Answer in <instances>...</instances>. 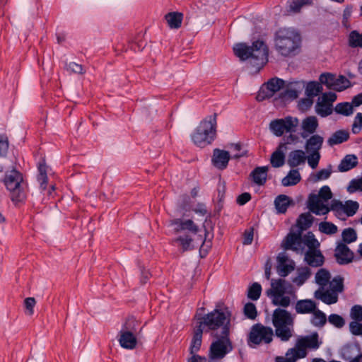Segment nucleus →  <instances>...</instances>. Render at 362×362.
<instances>
[{
    "label": "nucleus",
    "mask_w": 362,
    "mask_h": 362,
    "mask_svg": "<svg viewBox=\"0 0 362 362\" xmlns=\"http://www.w3.org/2000/svg\"><path fill=\"white\" fill-rule=\"evenodd\" d=\"M233 52L242 61L250 59L252 66L257 70L268 62V47L261 40L254 42L252 46H248L245 43L236 44L233 47Z\"/></svg>",
    "instance_id": "f257e3e1"
},
{
    "label": "nucleus",
    "mask_w": 362,
    "mask_h": 362,
    "mask_svg": "<svg viewBox=\"0 0 362 362\" xmlns=\"http://www.w3.org/2000/svg\"><path fill=\"white\" fill-rule=\"evenodd\" d=\"M301 45V37L298 31L293 28H282L274 35V47L283 57L297 54Z\"/></svg>",
    "instance_id": "f03ea898"
},
{
    "label": "nucleus",
    "mask_w": 362,
    "mask_h": 362,
    "mask_svg": "<svg viewBox=\"0 0 362 362\" xmlns=\"http://www.w3.org/2000/svg\"><path fill=\"white\" fill-rule=\"evenodd\" d=\"M170 226L179 235L173 242L180 247L182 252L189 251L194 248L192 235L199 231V226L191 219L175 218L170 221Z\"/></svg>",
    "instance_id": "7ed1b4c3"
},
{
    "label": "nucleus",
    "mask_w": 362,
    "mask_h": 362,
    "mask_svg": "<svg viewBox=\"0 0 362 362\" xmlns=\"http://www.w3.org/2000/svg\"><path fill=\"white\" fill-rule=\"evenodd\" d=\"M267 295L274 305L283 308L288 307L297 299L293 286L281 279L272 280L271 288L267 291Z\"/></svg>",
    "instance_id": "20e7f679"
},
{
    "label": "nucleus",
    "mask_w": 362,
    "mask_h": 362,
    "mask_svg": "<svg viewBox=\"0 0 362 362\" xmlns=\"http://www.w3.org/2000/svg\"><path fill=\"white\" fill-rule=\"evenodd\" d=\"M230 316L228 308H216L202 317L199 325L204 330L205 328L209 331L221 329L222 335H229Z\"/></svg>",
    "instance_id": "39448f33"
},
{
    "label": "nucleus",
    "mask_w": 362,
    "mask_h": 362,
    "mask_svg": "<svg viewBox=\"0 0 362 362\" xmlns=\"http://www.w3.org/2000/svg\"><path fill=\"white\" fill-rule=\"evenodd\" d=\"M299 124V119L297 117L286 116L284 118L272 120L269 123V130L278 137L289 133V135L285 139L284 144H296L299 142V136L293 133Z\"/></svg>",
    "instance_id": "423d86ee"
},
{
    "label": "nucleus",
    "mask_w": 362,
    "mask_h": 362,
    "mask_svg": "<svg viewBox=\"0 0 362 362\" xmlns=\"http://www.w3.org/2000/svg\"><path fill=\"white\" fill-rule=\"evenodd\" d=\"M294 315L288 311L276 308L272 315V322L275 334L282 341H288L294 332Z\"/></svg>",
    "instance_id": "0eeeda50"
},
{
    "label": "nucleus",
    "mask_w": 362,
    "mask_h": 362,
    "mask_svg": "<svg viewBox=\"0 0 362 362\" xmlns=\"http://www.w3.org/2000/svg\"><path fill=\"white\" fill-rule=\"evenodd\" d=\"M3 182L10 192L12 202H21L26 199L28 185L19 171L16 169L7 171Z\"/></svg>",
    "instance_id": "6e6552de"
},
{
    "label": "nucleus",
    "mask_w": 362,
    "mask_h": 362,
    "mask_svg": "<svg viewBox=\"0 0 362 362\" xmlns=\"http://www.w3.org/2000/svg\"><path fill=\"white\" fill-rule=\"evenodd\" d=\"M216 134V115H209L202 120L192 134L194 144L199 147H205L211 144Z\"/></svg>",
    "instance_id": "1a4fd4ad"
},
{
    "label": "nucleus",
    "mask_w": 362,
    "mask_h": 362,
    "mask_svg": "<svg viewBox=\"0 0 362 362\" xmlns=\"http://www.w3.org/2000/svg\"><path fill=\"white\" fill-rule=\"evenodd\" d=\"M320 342L318 340V334L315 332L310 335L300 337L298 338L296 344V348L288 349V356L291 354H295L296 356L292 358L293 361H296L299 358H305L307 355L306 349H317L320 347Z\"/></svg>",
    "instance_id": "9d476101"
},
{
    "label": "nucleus",
    "mask_w": 362,
    "mask_h": 362,
    "mask_svg": "<svg viewBox=\"0 0 362 362\" xmlns=\"http://www.w3.org/2000/svg\"><path fill=\"white\" fill-rule=\"evenodd\" d=\"M343 279L338 276L332 280L329 287L317 290L314 296L327 305L334 304L337 302L338 293L343 291Z\"/></svg>",
    "instance_id": "9b49d317"
},
{
    "label": "nucleus",
    "mask_w": 362,
    "mask_h": 362,
    "mask_svg": "<svg viewBox=\"0 0 362 362\" xmlns=\"http://www.w3.org/2000/svg\"><path fill=\"white\" fill-rule=\"evenodd\" d=\"M233 349L228 335H221L210 346L208 362H221Z\"/></svg>",
    "instance_id": "f8f14e48"
},
{
    "label": "nucleus",
    "mask_w": 362,
    "mask_h": 362,
    "mask_svg": "<svg viewBox=\"0 0 362 362\" xmlns=\"http://www.w3.org/2000/svg\"><path fill=\"white\" fill-rule=\"evenodd\" d=\"M273 330L271 327H264L260 324L252 327L248 337V345L251 347L253 345L259 344H269L273 339Z\"/></svg>",
    "instance_id": "ddd939ff"
},
{
    "label": "nucleus",
    "mask_w": 362,
    "mask_h": 362,
    "mask_svg": "<svg viewBox=\"0 0 362 362\" xmlns=\"http://www.w3.org/2000/svg\"><path fill=\"white\" fill-rule=\"evenodd\" d=\"M134 319H129L119 332V342L124 349L132 350L136 346L137 339L134 334L136 329L134 327Z\"/></svg>",
    "instance_id": "4468645a"
},
{
    "label": "nucleus",
    "mask_w": 362,
    "mask_h": 362,
    "mask_svg": "<svg viewBox=\"0 0 362 362\" xmlns=\"http://www.w3.org/2000/svg\"><path fill=\"white\" fill-rule=\"evenodd\" d=\"M357 202L351 200L346 201L344 203L339 201H334L331 204V210L334 211L335 215L341 219L345 217L354 216L358 209Z\"/></svg>",
    "instance_id": "2eb2a0df"
},
{
    "label": "nucleus",
    "mask_w": 362,
    "mask_h": 362,
    "mask_svg": "<svg viewBox=\"0 0 362 362\" xmlns=\"http://www.w3.org/2000/svg\"><path fill=\"white\" fill-rule=\"evenodd\" d=\"M336 99L337 95L334 93L329 92L323 93L319 97L315 105L317 114L322 117L330 115L333 111L332 103Z\"/></svg>",
    "instance_id": "dca6fc26"
},
{
    "label": "nucleus",
    "mask_w": 362,
    "mask_h": 362,
    "mask_svg": "<svg viewBox=\"0 0 362 362\" xmlns=\"http://www.w3.org/2000/svg\"><path fill=\"white\" fill-rule=\"evenodd\" d=\"M284 86V81L279 78H273L262 86L257 98L263 100L270 98Z\"/></svg>",
    "instance_id": "f3484780"
},
{
    "label": "nucleus",
    "mask_w": 362,
    "mask_h": 362,
    "mask_svg": "<svg viewBox=\"0 0 362 362\" xmlns=\"http://www.w3.org/2000/svg\"><path fill=\"white\" fill-rule=\"evenodd\" d=\"M281 247L286 250H291L296 253L303 252V241L300 233L290 232L281 243Z\"/></svg>",
    "instance_id": "a211bd4d"
},
{
    "label": "nucleus",
    "mask_w": 362,
    "mask_h": 362,
    "mask_svg": "<svg viewBox=\"0 0 362 362\" xmlns=\"http://www.w3.org/2000/svg\"><path fill=\"white\" fill-rule=\"evenodd\" d=\"M276 260V271L280 276L286 277L295 269L294 261L289 258L285 252L279 253Z\"/></svg>",
    "instance_id": "6ab92c4d"
},
{
    "label": "nucleus",
    "mask_w": 362,
    "mask_h": 362,
    "mask_svg": "<svg viewBox=\"0 0 362 362\" xmlns=\"http://www.w3.org/2000/svg\"><path fill=\"white\" fill-rule=\"evenodd\" d=\"M300 136L303 139H307L310 136L315 134L319 124L318 120L315 116H308L304 118L300 124Z\"/></svg>",
    "instance_id": "aec40b11"
},
{
    "label": "nucleus",
    "mask_w": 362,
    "mask_h": 362,
    "mask_svg": "<svg viewBox=\"0 0 362 362\" xmlns=\"http://www.w3.org/2000/svg\"><path fill=\"white\" fill-rule=\"evenodd\" d=\"M308 206L309 209L316 215H325L331 210V207L329 208L325 202L320 199L316 194L310 196Z\"/></svg>",
    "instance_id": "412c9836"
},
{
    "label": "nucleus",
    "mask_w": 362,
    "mask_h": 362,
    "mask_svg": "<svg viewBox=\"0 0 362 362\" xmlns=\"http://www.w3.org/2000/svg\"><path fill=\"white\" fill-rule=\"evenodd\" d=\"M334 255L337 262L340 264H346L351 262L354 258V253L344 243H340L337 246Z\"/></svg>",
    "instance_id": "4be33fe9"
},
{
    "label": "nucleus",
    "mask_w": 362,
    "mask_h": 362,
    "mask_svg": "<svg viewBox=\"0 0 362 362\" xmlns=\"http://www.w3.org/2000/svg\"><path fill=\"white\" fill-rule=\"evenodd\" d=\"M230 160V154L227 151L216 148L214 150L211 158L212 164L218 169L226 168Z\"/></svg>",
    "instance_id": "5701e85b"
},
{
    "label": "nucleus",
    "mask_w": 362,
    "mask_h": 362,
    "mask_svg": "<svg viewBox=\"0 0 362 362\" xmlns=\"http://www.w3.org/2000/svg\"><path fill=\"white\" fill-rule=\"evenodd\" d=\"M317 306L316 303L311 299L298 300L296 301L294 308L298 314H312Z\"/></svg>",
    "instance_id": "b1692460"
},
{
    "label": "nucleus",
    "mask_w": 362,
    "mask_h": 362,
    "mask_svg": "<svg viewBox=\"0 0 362 362\" xmlns=\"http://www.w3.org/2000/svg\"><path fill=\"white\" fill-rule=\"evenodd\" d=\"M324 138L319 134H313L307 138L305 149L307 153L320 152L322 147Z\"/></svg>",
    "instance_id": "393cba45"
},
{
    "label": "nucleus",
    "mask_w": 362,
    "mask_h": 362,
    "mask_svg": "<svg viewBox=\"0 0 362 362\" xmlns=\"http://www.w3.org/2000/svg\"><path fill=\"white\" fill-rule=\"evenodd\" d=\"M306 161V154L303 150L291 151L288 156L287 163L291 168H296Z\"/></svg>",
    "instance_id": "a878e982"
},
{
    "label": "nucleus",
    "mask_w": 362,
    "mask_h": 362,
    "mask_svg": "<svg viewBox=\"0 0 362 362\" xmlns=\"http://www.w3.org/2000/svg\"><path fill=\"white\" fill-rule=\"evenodd\" d=\"M286 144H280L270 158V163L274 168H280L285 163V153Z\"/></svg>",
    "instance_id": "bb28decb"
},
{
    "label": "nucleus",
    "mask_w": 362,
    "mask_h": 362,
    "mask_svg": "<svg viewBox=\"0 0 362 362\" xmlns=\"http://www.w3.org/2000/svg\"><path fill=\"white\" fill-rule=\"evenodd\" d=\"M305 88L303 81H295L290 83L289 87L281 93L284 99H296Z\"/></svg>",
    "instance_id": "cd10ccee"
},
{
    "label": "nucleus",
    "mask_w": 362,
    "mask_h": 362,
    "mask_svg": "<svg viewBox=\"0 0 362 362\" xmlns=\"http://www.w3.org/2000/svg\"><path fill=\"white\" fill-rule=\"evenodd\" d=\"M311 271L308 267H298L296 276L292 277L291 281L293 284L300 287L303 286L310 277Z\"/></svg>",
    "instance_id": "c85d7f7f"
},
{
    "label": "nucleus",
    "mask_w": 362,
    "mask_h": 362,
    "mask_svg": "<svg viewBox=\"0 0 362 362\" xmlns=\"http://www.w3.org/2000/svg\"><path fill=\"white\" fill-rule=\"evenodd\" d=\"M204 329L202 325H199L194 332L193 337L189 346L190 354H197L200 349L202 342V334Z\"/></svg>",
    "instance_id": "c756f323"
},
{
    "label": "nucleus",
    "mask_w": 362,
    "mask_h": 362,
    "mask_svg": "<svg viewBox=\"0 0 362 362\" xmlns=\"http://www.w3.org/2000/svg\"><path fill=\"white\" fill-rule=\"evenodd\" d=\"M305 260L312 267H320L323 264L324 257L319 251H307L305 254Z\"/></svg>",
    "instance_id": "7c9ffc66"
},
{
    "label": "nucleus",
    "mask_w": 362,
    "mask_h": 362,
    "mask_svg": "<svg viewBox=\"0 0 362 362\" xmlns=\"http://www.w3.org/2000/svg\"><path fill=\"white\" fill-rule=\"evenodd\" d=\"M289 197L285 194H280L274 199V206L277 214H284L291 203Z\"/></svg>",
    "instance_id": "2f4dec72"
},
{
    "label": "nucleus",
    "mask_w": 362,
    "mask_h": 362,
    "mask_svg": "<svg viewBox=\"0 0 362 362\" xmlns=\"http://www.w3.org/2000/svg\"><path fill=\"white\" fill-rule=\"evenodd\" d=\"M268 167H257L252 170L251 176L253 182L258 185H263L266 182Z\"/></svg>",
    "instance_id": "473e14b6"
},
{
    "label": "nucleus",
    "mask_w": 362,
    "mask_h": 362,
    "mask_svg": "<svg viewBox=\"0 0 362 362\" xmlns=\"http://www.w3.org/2000/svg\"><path fill=\"white\" fill-rule=\"evenodd\" d=\"M358 164V158L354 154L346 155L340 162L338 170L340 172H346Z\"/></svg>",
    "instance_id": "72a5a7b5"
},
{
    "label": "nucleus",
    "mask_w": 362,
    "mask_h": 362,
    "mask_svg": "<svg viewBox=\"0 0 362 362\" xmlns=\"http://www.w3.org/2000/svg\"><path fill=\"white\" fill-rule=\"evenodd\" d=\"M301 180L300 174L297 169L291 170L286 177L281 180V185L284 187L297 185Z\"/></svg>",
    "instance_id": "f704fd0d"
},
{
    "label": "nucleus",
    "mask_w": 362,
    "mask_h": 362,
    "mask_svg": "<svg viewBox=\"0 0 362 362\" xmlns=\"http://www.w3.org/2000/svg\"><path fill=\"white\" fill-rule=\"evenodd\" d=\"M330 274L325 269H320L315 274V282L320 286L319 289L329 287Z\"/></svg>",
    "instance_id": "c9c22d12"
},
{
    "label": "nucleus",
    "mask_w": 362,
    "mask_h": 362,
    "mask_svg": "<svg viewBox=\"0 0 362 362\" xmlns=\"http://www.w3.org/2000/svg\"><path fill=\"white\" fill-rule=\"evenodd\" d=\"M182 18V13L179 12H171L165 15L168 26L173 29H177L181 26Z\"/></svg>",
    "instance_id": "e433bc0d"
},
{
    "label": "nucleus",
    "mask_w": 362,
    "mask_h": 362,
    "mask_svg": "<svg viewBox=\"0 0 362 362\" xmlns=\"http://www.w3.org/2000/svg\"><path fill=\"white\" fill-rule=\"evenodd\" d=\"M349 134L344 130H339L334 132L327 140L329 146H333L341 144L348 140Z\"/></svg>",
    "instance_id": "4c0bfd02"
},
{
    "label": "nucleus",
    "mask_w": 362,
    "mask_h": 362,
    "mask_svg": "<svg viewBox=\"0 0 362 362\" xmlns=\"http://www.w3.org/2000/svg\"><path fill=\"white\" fill-rule=\"evenodd\" d=\"M322 91V86L320 82L310 81L305 86V94L309 98L318 95Z\"/></svg>",
    "instance_id": "58836bf2"
},
{
    "label": "nucleus",
    "mask_w": 362,
    "mask_h": 362,
    "mask_svg": "<svg viewBox=\"0 0 362 362\" xmlns=\"http://www.w3.org/2000/svg\"><path fill=\"white\" fill-rule=\"evenodd\" d=\"M303 250L305 246H307L308 250L307 251H319L320 243L315 238V235L312 233L305 236L303 239Z\"/></svg>",
    "instance_id": "ea45409f"
},
{
    "label": "nucleus",
    "mask_w": 362,
    "mask_h": 362,
    "mask_svg": "<svg viewBox=\"0 0 362 362\" xmlns=\"http://www.w3.org/2000/svg\"><path fill=\"white\" fill-rule=\"evenodd\" d=\"M334 110L336 113L344 116H350L354 112L353 105L348 102L337 104Z\"/></svg>",
    "instance_id": "a19ab883"
},
{
    "label": "nucleus",
    "mask_w": 362,
    "mask_h": 362,
    "mask_svg": "<svg viewBox=\"0 0 362 362\" xmlns=\"http://www.w3.org/2000/svg\"><path fill=\"white\" fill-rule=\"evenodd\" d=\"M311 323L315 327H322L327 321L325 314L317 308L312 313Z\"/></svg>",
    "instance_id": "79ce46f5"
},
{
    "label": "nucleus",
    "mask_w": 362,
    "mask_h": 362,
    "mask_svg": "<svg viewBox=\"0 0 362 362\" xmlns=\"http://www.w3.org/2000/svg\"><path fill=\"white\" fill-rule=\"evenodd\" d=\"M350 86V81L343 76H335L332 90L342 91Z\"/></svg>",
    "instance_id": "37998d69"
},
{
    "label": "nucleus",
    "mask_w": 362,
    "mask_h": 362,
    "mask_svg": "<svg viewBox=\"0 0 362 362\" xmlns=\"http://www.w3.org/2000/svg\"><path fill=\"white\" fill-rule=\"evenodd\" d=\"M349 45L351 47L362 48V34L356 30H353L349 35Z\"/></svg>",
    "instance_id": "c03bdc74"
},
{
    "label": "nucleus",
    "mask_w": 362,
    "mask_h": 362,
    "mask_svg": "<svg viewBox=\"0 0 362 362\" xmlns=\"http://www.w3.org/2000/svg\"><path fill=\"white\" fill-rule=\"evenodd\" d=\"M319 230L327 235H333L337 232L338 228L331 222L322 221L319 224Z\"/></svg>",
    "instance_id": "a18cd8bd"
},
{
    "label": "nucleus",
    "mask_w": 362,
    "mask_h": 362,
    "mask_svg": "<svg viewBox=\"0 0 362 362\" xmlns=\"http://www.w3.org/2000/svg\"><path fill=\"white\" fill-rule=\"evenodd\" d=\"M262 286L259 283H253L248 288L247 297L252 300H257L260 297Z\"/></svg>",
    "instance_id": "49530a36"
},
{
    "label": "nucleus",
    "mask_w": 362,
    "mask_h": 362,
    "mask_svg": "<svg viewBox=\"0 0 362 362\" xmlns=\"http://www.w3.org/2000/svg\"><path fill=\"white\" fill-rule=\"evenodd\" d=\"M313 217L309 213L302 214L298 219V225L303 229H306L313 223Z\"/></svg>",
    "instance_id": "de8ad7c7"
},
{
    "label": "nucleus",
    "mask_w": 362,
    "mask_h": 362,
    "mask_svg": "<svg viewBox=\"0 0 362 362\" xmlns=\"http://www.w3.org/2000/svg\"><path fill=\"white\" fill-rule=\"evenodd\" d=\"M342 239L346 243H351L356 240L357 234L351 228H346L342 232Z\"/></svg>",
    "instance_id": "09e8293b"
},
{
    "label": "nucleus",
    "mask_w": 362,
    "mask_h": 362,
    "mask_svg": "<svg viewBox=\"0 0 362 362\" xmlns=\"http://www.w3.org/2000/svg\"><path fill=\"white\" fill-rule=\"evenodd\" d=\"M335 76H336L334 74H332L329 73H325V74H322L320 76L319 80H320L321 85L324 84L328 88L332 89V85H334Z\"/></svg>",
    "instance_id": "8fccbe9b"
},
{
    "label": "nucleus",
    "mask_w": 362,
    "mask_h": 362,
    "mask_svg": "<svg viewBox=\"0 0 362 362\" xmlns=\"http://www.w3.org/2000/svg\"><path fill=\"white\" fill-rule=\"evenodd\" d=\"M332 173V167L329 165L327 168L321 169L313 175V181L317 182L320 180H327L329 177Z\"/></svg>",
    "instance_id": "3c124183"
},
{
    "label": "nucleus",
    "mask_w": 362,
    "mask_h": 362,
    "mask_svg": "<svg viewBox=\"0 0 362 362\" xmlns=\"http://www.w3.org/2000/svg\"><path fill=\"white\" fill-rule=\"evenodd\" d=\"M245 315L251 320H255L257 317V312L256 306L252 303H247L244 306Z\"/></svg>",
    "instance_id": "603ef678"
},
{
    "label": "nucleus",
    "mask_w": 362,
    "mask_h": 362,
    "mask_svg": "<svg viewBox=\"0 0 362 362\" xmlns=\"http://www.w3.org/2000/svg\"><path fill=\"white\" fill-rule=\"evenodd\" d=\"M308 156H306V160L308 161V165L313 168L315 169L320 160V152H314V153H308Z\"/></svg>",
    "instance_id": "864d4df0"
},
{
    "label": "nucleus",
    "mask_w": 362,
    "mask_h": 362,
    "mask_svg": "<svg viewBox=\"0 0 362 362\" xmlns=\"http://www.w3.org/2000/svg\"><path fill=\"white\" fill-rule=\"evenodd\" d=\"M312 0H292L290 3V10L293 12H298L304 5H310Z\"/></svg>",
    "instance_id": "5fc2aeb1"
},
{
    "label": "nucleus",
    "mask_w": 362,
    "mask_h": 362,
    "mask_svg": "<svg viewBox=\"0 0 362 362\" xmlns=\"http://www.w3.org/2000/svg\"><path fill=\"white\" fill-rule=\"evenodd\" d=\"M328 321L337 328H341L345 323L344 318L337 314L330 315L328 317Z\"/></svg>",
    "instance_id": "6e6d98bb"
},
{
    "label": "nucleus",
    "mask_w": 362,
    "mask_h": 362,
    "mask_svg": "<svg viewBox=\"0 0 362 362\" xmlns=\"http://www.w3.org/2000/svg\"><path fill=\"white\" fill-rule=\"evenodd\" d=\"M353 6L351 5H348L346 6L343 12L342 24L347 29L350 28L351 26L349 23V18L351 16Z\"/></svg>",
    "instance_id": "4d7b16f0"
},
{
    "label": "nucleus",
    "mask_w": 362,
    "mask_h": 362,
    "mask_svg": "<svg viewBox=\"0 0 362 362\" xmlns=\"http://www.w3.org/2000/svg\"><path fill=\"white\" fill-rule=\"evenodd\" d=\"M320 199L327 202L332 197V193L329 186L325 185L320 188L318 194L317 195Z\"/></svg>",
    "instance_id": "13d9d810"
},
{
    "label": "nucleus",
    "mask_w": 362,
    "mask_h": 362,
    "mask_svg": "<svg viewBox=\"0 0 362 362\" xmlns=\"http://www.w3.org/2000/svg\"><path fill=\"white\" fill-rule=\"evenodd\" d=\"M38 170L40 173L37 177V180L40 182L41 187L45 188L47 182L46 166L45 165L40 164Z\"/></svg>",
    "instance_id": "bf43d9fd"
},
{
    "label": "nucleus",
    "mask_w": 362,
    "mask_h": 362,
    "mask_svg": "<svg viewBox=\"0 0 362 362\" xmlns=\"http://www.w3.org/2000/svg\"><path fill=\"white\" fill-rule=\"evenodd\" d=\"M361 128H362V113L358 112L355 116L354 121L352 124V132L355 134H358L361 131Z\"/></svg>",
    "instance_id": "052dcab7"
},
{
    "label": "nucleus",
    "mask_w": 362,
    "mask_h": 362,
    "mask_svg": "<svg viewBox=\"0 0 362 362\" xmlns=\"http://www.w3.org/2000/svg\"><path fill=\"white\" fill-rule=\"evenodd\" d=\"M347 189L351 193L355 192L357 190L362 191V177L359 179L352 180Z\"/></svg>",
    "instance_id": "680f3d73"
},
{
    "label": "nucleus",
    "mask_w": 362,
    "mask_h": 362,
    "mask_svg": "<svg viewBox=\"0 0 362 362\" xmlns=\"http://www.w3.org/2000/svg\"><path fill=\"white\" fill-rule=\"evenodd\" d=\"M360 321H353L349 324L350 332L356 336H362V324Z\"/></svg>",
    "instance_id": "e2e57ef3"
},
{
    "label": "nucleus",
    "mask_w": 362,
    "mask_h": 362,
    "mask_svg": "<svg viewBox=\"0 0 362 362\" xmlns=\"http://www.w3.org/2000/svg\"><path fill=\"white\" fill-rule=\"evenodd\" d=\"M350 315L355 321H362V307L358 305L353 306Z\"/></svg>",
    "instance_id": "0e129e2a"
},
{
    "label": "nucleus",
    "mask_w": 362,
    "mask_h": 362,
    "mask_svg": "<svg viewBox=\"0 0 362 362\" xmlns=\"http://www.w3.org/2000/svg\"><path fill=\"white\" fill-rule=\"evenodd\" d=\"M66 69L69 73L74 74H83V68L81 64H76L75 62H69L66 65Z\"/></svg>",
    "instance_id": "69168bd1"
},
{
    "label": "nucleus",
    "mask_w": 362,
    "mask_h": 362,
    "mask_svg": "<svg viewBox=\"0 0 362 362\" xmlns=\"http://www.w3.org/2000/svg\"><path fill=\"white\" fill-rule=\"evenodd\" d=\"M8 149V140L7 136H0V157L5 156Z\"/></svg>",
    "instance_id": "338daca9"
},
{
    "label": "nucleus",
    "mask_w": 362,
    "mask_h": 362,
    "mask_svg": "<svg viewBox=\"0 0 362 362\" xmlns=\"http://www.w3.org/2000/svg\"><path fill=\"white\" fill-rule=\"evenodd\" d=\"M35 300L34 298H27L24 300V305L28 310L29 315H33L34 313V307L35 305Z\"/></svg>",
    "instance_id": "774afa93"
}]
</instances>
